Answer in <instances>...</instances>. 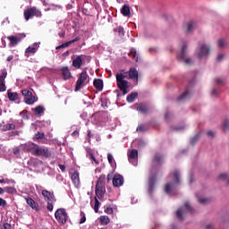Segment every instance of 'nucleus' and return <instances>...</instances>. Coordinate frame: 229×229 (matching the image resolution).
I'll return each instance as SVG.
<instances>
[{
  "label": "nucleus",
  "instance_id": "f257e3e1",
  "mask_svg": "<svg viewBox=\"0 0 229 229\" xmlns=\"http://www.w3.org/2000/svg\"><path fill=\"white\" fill-rule=\"evenodd\" d=\"M139 78V72L135 68H130L129 72L122 70L121 72L116 73V85L123 92V96L128 94V89H130V82L126 80H137Z\"/></svg>",
  "mask_w": 229,
  "mask_h": 229
},
{
  "label": "nucleus",
  "instance_id": "f03ea898",
  "mask_svg": "<svg viewBox=\"0 0 229 229\" xmlns=\"http://www.w3.org/2000/svg\"><path fill=\"white\" fill-rule=\"evenodd\" d=\"M29 151L32 153L35 157H44V158H51V150L47 147H40L35 143L29 148Z\"/></svg>",
  "mask_w": 229,
  "mask_h": 229
},
{
  "label": "nucleus",
  "instance_id": "7ed1b4c3",
  "mask_svg": "<svg viewBox=\"0 0 229 229\" xmlns=\"http://www.w3.org/2000/svg\"><path fill=\"white\" fill-rule=\"evenodd\" d=\"M55 217L61 225H65L69 219V216L67 215L65 208H58L55 213Z\"/></svg>",
  "mask_w": 229,
  "mask_h": 229
},
{
  "label": "nucleus",
  "instance_id": "20e7f679",
  "mask_svg": "<svg viewBox=\"0 0 229 229\" xmlns=\"http://www.w3.org/2000/svg\"><path fill=\"white\" fill-rule=\"evenodd\" d=\"M88 78L89 74L87 73V71H83L80 73L79 78L76 81L75 92H78V90H81V88L83 87V85H85V81H87Z\"/></svg>",
  "mask_w": 229,
  "mask_h": 229
},
{
  "label": "nucleus",
  "instance_id": "39448f33",
  "mask_svg": "<svg viewBox=\"0 0 229 229\" xmlns=\"http://www.w3.org/2000/svg\"><path fill=\"white\" fill-rule=\"evenodd\" d=\"M22 38H26V34H18L17 36H9L7 37V40H9V47H15L17 44L21 42Z\"/></svg>",
  "mask_w": 229,
  "mask_h": 229
},
{
  "label": "nucleus",
  "instance_id": "423d86ee",
  "mask_svg": "<svg viewBox=\"0 0 229 229\" xmlns=\"http://www.w3.org/2000/svg\"><path fill=\"white\" fill-rule=\"evenodd\" d=\"M8 72H6V69L2 70L0 74V92H5L6 90V82H4V80H6Z\"/></svg>",
  "mask_w": 229,
  "mask_h": 229
},
{
  "label": "nucleus",
  "instance_id": "0eeeda50",
  "mask_svg": "<svg viewBox=\"0 0 229 229\" xmlns=\"http://www.w3.org/2000/svg\"><path fill=\"white\" fill-rule=\"evenodd\" d=\"M87 58V55H77L75 59L72 60V67L75 69H81V65H83V60Z\"/></svg>",
  "mask_w": 229,
  "mask_h": 229
},
{
  "label": "nucleus",
  "instance_id": "6e6552de",
  "mask_svg": "<svg viewBox=\"0 0 229 229\" xmlns=\"http://www.w3.org/2000/svg\"><path fill=\"white\" fill-rule=\"evenodd\" d=\"M37 13H38V10H37V8H29L27 10H24V18L26 21H28L29 19H31V17H35Z\"/></svg>",
  "mask_w": 229,
  "mask_h": 229
},
{
  "label": "nucleus",
  "instance_id": "1a4fd4ad",
  "mask_svg": "<svg viewBox=\"0 0 229 229\" xmlns=\"http://www.w3.org/2000/svg\"><path fill=\"white\" fill-rule=\"evenodd\" d=\"M106 192V188L105 185L96 186L95 188V194L98 199L105 198V194Z\"/></svg>",
  "mask_w": 229,
  "mask_h": 229
},
{
  "label": "nucleus",
  "instance_id": "9d476101",
  "mask_svg": "<svg viewBox=\"0 0 229 229\" xmlns=\"http://www.w3.org/2000/svg\"><path fill=\"white\" fill-rule=\"evenodd\" d=\"M124 183V177L121 174H115L113 177V185L114 187H122V185Z\"/></svg>",
  "mask_w": 229,
  "mask_h": 229
},
{
  "label": "nucleus",
  "instance_id": "9b49d317",
  "mask_svg": "<svg viewBox=\"0 0 229 229\" xmlns=\"http://www.w3.org/2000/svg\"><path fill=\"white\" fill-rule=\"evenodd\" d=\"M186 57H187V45L184 44L182 47L181 60H184L185 64H187L188 65H191V64H192V59L186 58Z\"/></svg>",
  "mask_w": 229,
  "mask_h": 229
},
{
  "label": "nucleus",
  "instance_id": "f8f14e48",
  "mask_svg": "<svg viewBox=\"0 0 229 229\" xmlns=\"http://www.w3.org/2000/svg\"><path fill=\"white\" fill-rule=\"evenodd\" d=\"M209 54H210V47L204 44L200 47V51L198 54V56L199 58H203L204 56H208Z\"/></svg>",
  "mask_w": 229,
  "mask_h": 229
},
{
  "label": "nucleus",
  "instance_id": "ddd939ff",
  "mask_svg": "<svg viewBox=\"0 0 229 229\" xmlns=\"http://www.w3.org/2000/svg\"><path fill=\"white\" fill-rule=\"evenodd\" d=\"M128 160L131 164H133V162H135V160H137L138 157H139V151L137 149H131L128 150Z\"/></svg>",
  "mask_w": 229,
  "mask_h": 229
},
{
  "label": "nucleus",
  "instance_id": "4468645a",
  "mask_svg": "<svg viewBox=\"0 0 229 229\" xmlns=\"http://www.w3.org/2000/svg\"><path fill=\"white\" fill-rule=\"evenodd\" d=\"M38 47H40V45L38 43H34L31 47H29L25 50V56L30 57L28 54L35 55L37 51H38Z\"/></svg>",
  "mask_w": 229,
  "mask_h": 229
},
{
  "label": "nucleus",
  "instance_id": "2eb2a0df",
  "mask_svg": "<svg viewBox=\"0 0 229 229\" xmlns=\"http://www.w3.org/2000/svg\"><path fill=\"white\" fill-rule=\"evenodd\" d=\"M42 196L45 198V201H56V199H55V194L51 193L47 190L42 191Z\"/></svg>",
  "mask_w": 229,
  "mask_h": 229
},
{
  "label": "nucleus",
  "instance_id": "dca6fc26",
  "mask_svg": "<svg viewBox=\"0 0 229 229\" xmlns=\"http://www.w3.org/2000/svg\"><path fill=\"white\" fill-rule=\"evenodd\" d=\"M27 205L32 208V210H36V212H38V203H37L33 199L30 197L25 198Z\"/></svg>",
  "mask_w": 229,
  "mask_h": 229
},
{
  "label": "nucleus",
  "instance_id": "f3484780",
  "mask_svg": "<svg viewBox=\"0 0 229 229\" xmlns=\"http://www.w3.org/2000/svg\"><path fill=\"white\" fill-rule=\"evenodd\" d=\"M157 182V176H152L148 181V194H153L155 191V182Z\"/></svg>",
  "mask_w": 229,
  "mask_h": 229
},
{
  "label": "nucleus",
  "instance_id": "a211bd4d",
  "mask_svg": "<svg viewBox=\"0 0 229 229\" xmlns=\"http://www.w3.org/2000/svg\"><path fill=\"white\" fill-rule=\"evenodd\" d=\"M62 76L64 80H71V70H69V67L64 66L61 69Z\"/></svg>",
  "mask_w": 229,
  "mask_h": 229
},
{
  "label": "nucleus",
  "instance_id": "6ab92c4d",
  "mask_svg": "<svg viewBox=\"0 0 229 229\" xmlns=\"http://www.w3.org/2000/svg\"><path fill=\"white\" fill-rule=\"evenodd\" d=\"M80 40V37H76L74 39L70 40L68 42H65L58 47H55L56 50L58 49H64L65 47H69V46H71V44H74V42H78Z\"/></svg>",
  "mask_w": 229,
  "mask_h": 229
},
{
  "label": "nucleus",
  "instance_id": "aec40b11",
  "mask_svg": "<svg viewBox=\"0 0 229 229\" xmlns=\"http://www.w3.org/2000/svg\"><path fill=\"white\" fill-rule=\"evenodd\" d=\"M86 151H87L88 158H90V160H93V162L96 164V165H99V161H98L96 159V157H94V153H92V149L90 148H87Z\"/></svg>",
  "mask_w": 229,
  "mask_h": 229
},
{
  "label": "nucleus",
  "instance_id": "412c9836",
  "mask_svg": "<svg viewBox=\"0 0 229 229\" xmlns=\"http://www.w3.org/2000/svg\"><path fill=\"white\" fill-rule=\"evenodd\" d=\"M93 85H94L95 89H97V90H98V92H101V90H103V80L95 79L93 81Z\"/></svg>",
  "mask_w": 229,
  "mask_h": 229
},
{
  "label": "nucleus",
  "instance_id": "4be33fe9",
  "mask_svg": "<svg viewBox=\"0 0 229 229\" xmlns=\"http://www.w3.org/2000/svg\"><path fill=\"white\" fill-rule=\"evenodd\" d=\"M121 13L123 17H130L131 15V12L130 11V6L124 4L121 9Z\"/></svg>",
  "mask_w": 229,
  "mask_h": 229
},
{
  "label": "nucleus",
  "instance_id": "5701e85b",
  "mask_svg": "<svg viewBox=\"0 0 229 229\" xmlns=\"http://www.w3.org/2000/svg\"><path fill=\"white\" fill-rule=\"evenodd\" d=\"M7 97L9 98V101H17V99H19V93L8 90Z\"/></svg>",
  "mask_w": 229,
  "mask_h": 229
},
{
  "label": "nucleus",
  "instance_id": "b1692460",
  "mask_svg": "<svg viewBox=\"0 0 229 229\" xmlns=\"http://www.w3.org/2000/svg\"><path fill=\"white\" fill-rule=\"evenodd\" d=\"M128 55L132 58V60H134V62H139V54H137V49L131 48Z\"/></svg>",
  "mask_w": 229,
  "mask_h": 229
},
{
  "label": "nucleus",
  "instance_id": "393cba45",
  "mask_svg": "<svg viewBox=\"0 0 229 229\" xmlns=\"http://www.w3.org/2000/svg\"><path fill=\"white\" fill-rule=\"evenodd\" d=\"M71 178L74 185H80V174L78 172H74Z\"/></svg>",
  "mask_w": 229,
  "mask_h": 229
},
{
  "label": "nucleus",
  "instance_id": "a878e982",
  "mask_svg": "<svg viewBox=\"0 0 229 229\" xmlns=\"http://www.w3.org/2000/svg\"><path fill=\"white\" fill-rule=\"evenodd\" d=\"M196 29V22L190 21L187 26L186 33H192L194 30Z\"/></svg>",
  "mask_w": 229,
  "mask_h": 229
},
{
  "label": "nucleus",
  "instance_id": "bb28decb",
  "mask_svg": "<svg viewBox=\"0 0 229 229\" xmlns=\"http://www.w3.org/2000/svg\"><path fill=\"white\" fill-rule=\"evenodd\" d=\"M99 221H100V225H106L110 223V217H108L107 216H101L99 217Z\"/></svg>",
  "mask_w": 229,
  "mask_h": 229
},
{
  "label": "nucleus",
  "instance_id": "cd10ccee",
  "mask_svg": "<svg viewBox=\"0 0 229 229\" xmlns=\"http://www.w3.org/2000/svg\"><path fill=\"white\" fill-rule=\"evenodd\" d=\"M33 112L35 115H42V114H44V106H38L34 108Z\"/></svg>",
  "mask_w": 229,
  "mask_h": 229
},
{
  "label": "nucleus",
  "instance_id": "c85d7f7f",
  "mask_svg": "<svg viewBox=\"0 0 229 229\" xmlns=\"http://www.w3.org/2000/svg\"><path fill=\"white\" fill-rule=\"evenodd\" d=\"M137 96H139L137 92L131 93L129 96H127V103H133Z\"/></svg>",
  "mask_w": 229,
  "mask_h": 229
},
{
  "label": "nucleus",
  "instance_id": "c756f323",
  "mask_svg": "<svg viewBox=\"0 0 229 229\" xmlns=\"http://www.w3.org/2000/svg\"><path fill=\"white\" fill-rule=\"evenodd\" d=\"M173 187H174V183H173V182H167V183L165 185V192L166 194H171V191H172Z\"/></svg>",
  "mask_w": 229,
  "mask_h": 229
},
{
  "label": "nucleus",
  "instance_id": "7c9ffc66",
  "mask_svg": "<svg viewBox=\"0 0 229 229\" xmlns=\"http://www.w3.org/2000/svg\"><path fill=\"white\" fill-rule=\"evenodd\" d=\"M37 101V98L33 96H30L29 98H25V103L27 105H33Z\"/></svg>",
  "mask_w": 229,
  "mask_h": 229
},
{
  "label": "nucleus",
  "instance_id": "2f4dec72",
  "mask_svg": "<svg viewBox=\"0 0 229 229\" xmlns=\"http://www.w3.org/2000/svg\"><path fill=\"white\" fill-rule=\"evenodd\" d=\"M5 192H7V194H15L17 193V190L12 186H7L4 188Z\"/></svg>",
  "mask_w": 229,
  "mask_h": 229
},
{
  "label": "nucleus",
  "instance_id": "473e14b6",
  "mask_svg": "<svg viewBox=\"0 0 229 229\" xmlns=\"http://www.w3.org/2000/svg\"><path fill=\"white\" fill-rule=\"evenodd\" d=\"M106 179V177L105 175H100L98 180L97 181V184L96 186H101V185H105V180Z\"/></svg>",
  "mask_w": 229,
  "mask_h": 229
},
{
  "label": "nucleus",
  "instance_id": "72a5a7b5",
  "mask_svg": "<svg viewBox=\"0 0 229 229\" xmlns=\"http://www.w3.org/2000/svg\"><path fill=\"white\" fill-rule=\"evenodd\" d=\"M189 96H191V93H189V91H185L182 96L177 98V101H185V99H187Z\"/></svg>",
  "mask_w": 229,
  "mask_h": 229
},
{
  "label": "nucleus",
  "instance_id": "f704fd0d",
  "mask_svg": "<svg viewBox=\"0 0 229 229\" xmlns=\"http://www.w3.org/2000/svg\"><path fill=\"white\" fill-rule=\"evenodd\" d=\"M174 178L175 180V183H181L182 182L180 181V171L175 170L174 172Z\"/></svg>",
  "mask_w": 229,
  "mask_h": 229
},
{
  "label": "nucleus",
  "instance_id": "c9c22d12",
  "mask_svg": "<svg viewBox=\"0 0 229 229\" xmlns=\"http://www.w3.org/2000/svg\"><path fill=\"white\" fill-rule=\"evenodd\" d=\"M114 31L118 33L119 37H124V29L123 27H118Z\"/></svg>",
  "mask_w": 229,
  "mask_h": 229
},
{
  "label": "nucleus",
  "instance_id": "e433bc0d",
  "mask_svg": "<svg viewBox=\"0 0 229 229\" xmlns=\"http://www.w3.org/2000/svg\"><path fill=\"white\" fill-rule=\"evenodd\" d=\"M136 110L139 112V114H144V105L143 104H137Z\"/></svg>",
  "mask_w": 229,
  "mask_h": 229
},
{
  "label": "nucleus",
  "instance_id": "4c0bfd02",
  "mask_svg": "<svg viewBox=\"0 0 229 229\" xmlns=\"http://www.w3.org/2000/svg\"><path fill=\"white\" fill-rule=\"evenodd\" d=\"M176 216L180 221H183V209L179 208L176 212Z\"/></svg>",
  "mask_w": 229,
  "mask_h": 229
},
{
  "label": "nucleus",
  "instance_id": "58836bf2",
  "mask_svg": "<svg viewBox=\"0 0 229 229\" xmlns=\"http://www.w3.org/2000/svg\"><path fill=\"white\" fill-rule=\"evenodd\" d=\"M44 137H46V134L44 132H37L34 139H36V140H42Z\"/></svg>",
  "mask_w": 229,
  "mask_h": 229
},
{
  "label": "nucleus",
  "instance_id": "ea45409f",
  "mask_svg": "<svg viewBox=\"0 0 229 229\" xmlns=\"http://www.w3.org/2000/svg\"><path fill=\"white\" fill-rule=\"evenodd\" d=\"M55 201L56 200H47V210H49V212H53V208H54L53 203H55Z\"/></svg>",
  "mask_w": 229,
  "mask_h": 229
},
{
  "label": "nucleus",
  "instance_id": "a19ab883",
  "mask_svg": "<svg viewBox=\"0 0 229 229\" xmlns=\"http://www.w3.org/2000/svg\"><path fill=\"white\" fill-rule=\"evenodd\" d=\"M99 200L98 199V198L95 197V206H94V210L96 212V214H98V212H99Z\"/></svg>",
  "mask_w": 229,
  "mask_h": 229
},
{
  "label": "nucleus",
  "instance_id": "79ce46f5",
  "mask_svg": "<svg viewBox=\"0 0 229 229\" xmlns=\"http://www.w3.org/2000/svg\"><path fill=\"white\" fill-rule=\"evenodd\" d=\"M107 160L108 163L110 164V165H114V164H115V160L114 159V156H112V154H107Z\"/></svg>",
  "mask_w": 229,
  "mask_h": 229
},
{
  "label": "nucleus",
  "instance_id": "37998d69",
  "mask_svg": "<svg viewBox=\"0 0 229 229\" xmlns=\"http://www.w3.org/2000/svg\"><path fill=\"white\" fill-rule=\"evenodd\" d=\"M226 130H229V119H226L223 123V131H226Z\"/></svg>",
  "mask_w": 229,
  "mask_h": 229
},
{
  "label": "nucleus",
  "instance_id": "c03bdc74",
  "mask_svg": "<svg viewBox=\"0 0 229 229\" xmlns=\"http://www.w3.org/2000/svg\"><path fill=\"white\" fill-rule=\"evenodd\" d=\"M21 94L22 96H25V98H30V96H31L32 93L29 89H22Z\"/></svg>",
  "mask_w": 229,
  "mask_h": 229
},
{
  "label": "nucleus",
  "instance_id": "a18cd8bd",
  "mask_svg": "<svg viewBox=\"0 0 229 229\" xmlns=\"http://www.w3.org/2000/svg\"><path fill=\"white\" fill-rule=\"evenodd\" d=\"M104 210L106 214H109V215L114 214V208H112L111 207H105Z\"/></svg>",
  "mask_w": 229,
  "mask_h": 229
},
{
  "label": "nucleus",
  "instance_id": "49530a36",
  "mask_svg": "<svg viewBox=\"0 0 229 229\" xmlns=\"http://www.w3.org/2000/svg\"><path fill=\"white\" fill-rule=\"evenodd\" d=\"M184 207L185 208H187V210H189V212H191V214H194V209L192 208V207H191V204H189V202H185Z\"/></svg>",
  "mask_w": 229,
  "mask_h": 229
},
{
  "label": "nucleus",
  "instance_id": "de8ad7c7",
  "mask_svg": "<svg viewBox=\"0 0 229 229\" xmlns=\"http://www.w3.org/2000/svg\"><path fill=\"white\" fill-rule=\"evenodd\" d=\"M8 130H15V125L13 123H8L5 125V129L4 131H8Z\"/></svg>",
  "mask_w": 229,
  "mask_h": 229
},
{
  "label": "nucleus",
  "instance_id": "09e8293b",
  "mask_svg": "<svg viewBox=\"0 0 229 229\" xmlns=\"http://www.w3.org/2000/svg\"><path fill=\"white\" fill-rule=\"evenodd\" d=\"M217 45L218 47H225V46H226V41H225V39H219Z\"/></svg>",
  "mask_w": 229,
  "mask_h": 229
},
{
  "label": "nucleus",
  "instance_id": "8fccbe9b",
  "mask_svg": "<svg viewBox=\"0 0 229 229\" xmlns=\"http://www.w3.org/2000/svg\"><path fill=\"white\" fill-rule=\"evenodd\" d=\"M12 228V225L8 223H4L3 225H0V229H10Z\"/></svg>",
  "mask_w": 229,
  "mask_h": 229
},
{
  "label": "nucleus",
  "instance_id": "3c124183",
  "mask_svg": "<svg viewBox=\"0 0 229 229\" xmlns=\"http://www.w3.org/2000/svg\"><path fill=\"white\" fill-rule=\"evenodd\" d=\"M82 217L80 220V225H83V223H85V221H87V217L85 216V213L81 212V213Z\"/></svg>",
  "mask_w": 229,
  "mask_h": 229
},
{
  "label": "nucleus",
  "instance_id": "603ef678",
  "mask_svg": "<svg viewBox=\"0 0 229 229\" xmlns=\"http://www.w3.org/2000/svg\"><path fill=\"white\" fill-rule=\"evenodd\" d=\"M162 158H163L162 156L157 154L155 156V162H157V164H160V160H162Z\"/></svg>",
  "mask_w": 229,
  "mask_h": 229
},
{
  "label": "nucleus",
  "instance_id": "864d4df0",
  "mask_svg": "<svg viewBox=\"0 0 229 229\" xmlns=\"http://www.w3.org/2000/svg\"><path fill=\"white\" fill-rule=\"evenodd\" d=\"M216 84H217V85H225V80H223V79H221V78H217V79L216 80Z\"/></svg>",
  "mask_w": 229,
  "mask_h": 229
},
{
  "label": "nucleus",
  "instance_id": "5fc2aeb1",
  "mask_svg": "<svg viewBox=\"0 0 229 229\" xmlns=\"http://www.w3.org/2000/svg\"><path fill=\"white\" fill-rule=\"evenodd\" d=\"M228 179V174H221L219 175V180H227Z\"/></svg>",
  "mask_w": 229,
  "mask_h": 229
},
{
  "label": "nucleus",
  "instance_id": "6e6d98bb",
  "mask_svg": "<svg viewBox=\"0 0 229 229\" xmlns=\"http://www.w3.org/2000/svg\"><path fill=\"white\" fill-rule=\"evenodd\" d=\"M224 58H225V55L219 54V55H217V57H216V60H217L218 62H223Z\"/></svg>",
  "mask_w": 229,
  "mask_h": 229
},
{
  "label": "nucleus",
  "instance_id": "4d7b16f0",
  "mask_svg": "<svg viewBox=\"0 0 229 229\" xmlns=\"http://www.w3.org/2000/svg\"><path fill=\"white\" fill-rule=\"evenodd\" d=\"M198 139H199V134H197V135L191 140V144H196V142H198Z\"/></svg>",
  "mask_w": 229,
  "mask_h": 229
},
{
  "label": "nucleus",
  "instance_id": "13d9d810",
  "mask_svg": "<svg viewBox=\"0 0 229 229\" xmlns=\"http://www.w3.org/2000/svg\"><path fill=\"white\" fill-rule=\"evenodd\" d=\"M0 207H6V200L4 199L0 198Z\"/></svg>",
  "mask_w": 229,
  "mask_h": 229
},
{
  "label": "nucleus",
  "instance_id": "bf43d9fd",
  "mask_svg": "<svg viewBox=\"0 0 229 229\" xmlns=\"http://www.w3.org/2000/svg\"><path fill=\"white\" fill-rule=\"evenodd\" d=\"M136 131H144V125L143 124H140L137 127Z\"/></svg>",
  "mask_w": 229,
  "mask_h": 229
},
{
  "label": "nucleus",
  "instance_id": "052dcab7",
  "mask_svg": "<svg viewBox=\"0 0 229 229\" xmlns=\"http://www.w3.org/2000/svg\"><path fill=\"white\" fill-rule=\"evenodd\" d=\"M112 180H114V174H107V182H110Z\"/></svg>",
  "mask_w": 229,
  "mask_h": 229
},
{
  "label": "nucleus",
  "instance_id": "680f3d73",
  "mask_svg": "<svg viewBox=\"0 0 229 229\" xmlns=\"http://www.w3.org/2000/svg\"><path fill=\"white\" fill-rule=\"evenodd\" d=\"M90 139H92V132L90 130L88 131V142H90Z\"/></svg>",
  "mask_w": 229,
  "mask_h": 229
},
{
  "label": "nucleus",
  "instance_id": "e2e57ef3",
  "mask_svg": "<svg viewBox=\"0 0 229 229\" xmlns=\"http://www.w3.org/2000/svg\"><path fill=\"white\" fill-rule=\"evenodd\" d=\"M58 167L63 173H65V165H58Z\"/></svg>",
  "mask_w": 229,
  "mask_h": 229
},
{
  "label": "nucleus",
  "instance_id": "0e129e2a",
  "mask_svg": "<svg viewBox=\"0 0 229 229\" xmlns=\"http://www.w3.org/2000/svg\"><path fill=\"white\" fill-rule=\"evenodd\" d=\"M199 203L205 204V203H207V201H208V199H199Z\"/></svg>",
  "mask_w": 229,
  "mask_h": 229
},
{
  "label": "nucleus",
  "instance_id": "69168bd1",
  "mask_svg": "<svg viewBox=\"0 0 229 229\" xmlns=\"http://www.w3.org/2000/svg\"><path fill=\"white\" fill-rule=\"evenodd\" d=\"M208 137H214V131H208Z\"/></svg>",
  "mask_w": 229,
  "mask_h": 229
},
{
  "label": "nucleus",
  "instance_id": "338daca9",
  "mask_svg": "<svg viewBox=\"0 0 229 229\" xmlns=\"http://www.w3.org/2000/svg\"><path fill=\"white\" fill-rule=\"evenodd\" d=\"M12 60H13V55H9L7 57V62H12Z\"/></svg>",
  "mask_w": 229,
  "mask_h": 229
},
{
  "label": "nucleus",
  "instance_id": "774afa93",
  "mask_svg": "<svg viewBox=\"0 0 229 229\" xmlns=\"http://www.w3.org/2000/svg\"><path fill=\"white\" fill-rule=\"evenodd\" d=\"M217 89H213V91H212V95L213 96H217Z\"/></svg>",
  "mask_w": 229,
  "mask_h": 229
}]
</instances>
